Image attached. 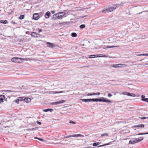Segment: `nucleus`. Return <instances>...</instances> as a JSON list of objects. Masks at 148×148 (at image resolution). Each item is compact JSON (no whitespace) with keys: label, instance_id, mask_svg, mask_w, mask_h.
I'll use <instances>...</instances> for the list:
<instances>
[{"label":"nucleus","instance_id":"nucleus-1","mask_svg":"<svg viewBox=\"0 0 148 148\" xmlns=\"http://www.w3.org/2000/svg\"><path fill=\"white\" fill-rule=\"evenodd\" d=\"M143 139V137H140L137 138H134L129 141V143L130 144H134L138 143L142 141Z\"/></svg>","mask_w":148,"mask_h":148},{"label":"nucleus","instance_id":"nucleus-2","mask_svg":"<svg viewBox=\"0 0 148 148\" xmlns=\"http://www.w3.org/2000/svg\"><path fill=\"white\" fill-rule=\"evenodd\" d=\"M116 6L115 5H114L113 7H111L109 8L106 9V10L103 11V13H106L109 12H111L114 10L116 9Z\"/></svg>","mask_w":148,"mask_h":148},{"label":"nucleus","instance_id":"nucleus-3","mask_svg":"<svg viewBox=\"0 0 148 148\" xmlns=\"http://www.w3.org/2000/svg\"><path fill=\"white\" fill-rule=\"evenodd\" d=\"M102 99H96L97 102V101H99L101 102L102 101L103 102H108L109 103H111V101L110 100H108L106 98L102 97Z\"/></svg>","mask_w":148,"mask_h":148},{"label":"nucleus","instance_id":"nucleus-4","mask_svg":"<svg viewBox=\"0 0 148 148\" xmlns=\"http://www.w3.org/2000/svg\"><path fill=\"white\" fill-rule=\"evenodd\" d=\"M22 58H18L17 57L13 58L11 59L12 61L15 62L20 63Z\"/></svg>","mask_w":148,"mask_h":148},{"label":"nucleus","instance_id":"nucleus-5","mask_svg":"<svg viewBox=\"0 0 148 148\" xmlns=\"http://www.w3.org/2000/svg\"><path fill=\"white\" fill-rule=\"evenodd\" d=\"M62 18L60 13L56 14L53 15V18L54 19H58Z\"/></svg>","mask_w":148,"mask_h":148},{"label":"nucleus","instance_id":"nucleus-6","mask_svg":"<svg viewBox=\"0 0 148 148\" xmlns=\"http://www.w3.org/2000/svg\"><path fill=\"white\" fill-rule=\"evenodd\" d=\"M81 100L83 102H90V101H93L94 102H97L96 99H81Z\"/></svg>","mask_w":148,"mask_h":148},{"label":"nucleus","instance_id":"nucleus-7","mask_svg":"<svg viewBox=\"0 0 148 148\" xmlns=\"http://www.w3.org/2000/svg\"><path fill=\"white\" fill-rule=\"evenodd\" d=\"M65 100H62L60 101L55 102H52L50 103V104L51 105H58L59 104H60L62 103H64L65 102Z\"/></svg>","mask_w":148,"mask_h":148},{"label":"nucleus","instance_id":"nucleus-8","mask_svg":"<svg viewBox=\"0 0 148 148\" xmlns=\"http://www.w3.org/2000/svg\"><path fill=\"white\" fill-rule=\"evenodd\" d=\"M127 66V65L126 64H114L112 66L114 68H117L119 67H126Z\"/></svg>","mask_w":148,"mask_h":148},{"label":"nucleus","instance_id":"nucleus-9","mask_svg":"<svg viewBox=\"0 0 148 148\" xmlns=\"http://www.w3.org/2000/svg\"><path fill=\"white\" fill-rule=\"evenodd\" d=\"M33 18L35 20H37L39 18V16L37 13L34 14L33 16Z\"/></svg>","mask_w":148,"mask_h":148},{"label":"nucleus","instance_id":"nucleus-10","mask_svg":"<svg viewBox=\"0 0 148 148\" xmlns=\"http://www.w3.org/2000/svg\"><path fill=\"white\" fill-rule=\"evenodd\" d=\"M37 35H40L39 34H37L36 32H32L31 36L32 37H38V36H37Z\"/></svg>","mask_w":148,"mask_h":148},{"label":"nucleus","instance_id":"nucleus-11","mask_svg":"<svg viewBox=\"0 0 148 148\" xmlns=\"http://www.w3.org/2000/svg\"><path fill=\"white\" fill-rule=\"evenodd\" d=\"M51 14L50 12H47L45 14V17L46 18H49Z\"/></svg>","mask_w":148,"mask_h":148},{"label":"nucleus","instance_id":"nucleus-12","mask_svg":"<svg viewBox=\"0 0 148 148\" xmlns=\"http://www.w3.org/2000/svg\"><path fill=\"white\" fill-rule=\"evenodd\" d=\"M47 44L48 47L50 48H52L55 46V44L49 42H47Z\"/></svg>","mask_w":148,"mask_h":148},{"label":"nucleus","instance_id":"nucleus-13","mask_svg":"<svg viewBox=\"0 0 148 148\" xmlns=\"http://www.w3.org/2000/svg\"><path fill=\"white\" fill-rule=\"evenodd\" d=\"M144 127V125L143 124H139L137 125H136L133 126V127H139L141 128H143Z\"/></svg>","mask_w":148,"mask_h":148},{"label":"nucleus","instance_id":"nucleus-14","mask_svg":"<svg viewBox=\"0 0 148 148\" xmlns=\"http://www.w3.org/2000/svg\"><path fill=\"white\" fill-rule=\"evenodd\" d=\"M79 136L84 137V136L83 135L79 134H74L72 135V137H77Z\"/></svg>","mask_w":148,"mask_h":148},{"label":"nucleus","instance_id":"nucleus-15","mask_svg":"<svg viewBox=\"0 0 148 148\" xmlns=\"http://www.w3.org/2000/svg\"><path fill=\"white\" fill-rule=\"evenodd\" d=\"M24 100L27 103H29L31 101V99L29 98H26L24 99Z\"/></svg>","mask_w":148,"mask_h":148},{"label":"nucleus","instance_id":"nucleus-16","mask_svg":"<svg viewBox=\"0 0 148 148\" xmlns=\"http://www.w3.org/2000/svg\"><path fill=\"white\" fill-rule=\"evenodd\" d=\"M23 97H19L18 99L15 100V101L16 103H17V104H18L19 103V101L20 100H21L23 99Z\"/></svg>","mask_w":148,"mask_h":148},{"label":"nucleus","instance_id":"nucleus-17","mask_svg":"<svg viewBox=\"0 0 148 148\" xmlns=\"http://www.w3.org/2000/svg\"><path fill=\"white\" fill-rule=\"evenodd\" d=\"M63 92H64L63 91H60L59 92H58L57 91H51L50 92V93H54V94L60 93H62Z\"/></svg>","mask_w":148,"mask_h":148},{"label":"nucleus","instance_id":"nucleus-18","mask_svg":"<svg viewBox=\"0 0 148 148\" xmlns=\"http://www.w3.org/2000/svg\"><path fill=\"white\" fill-rule=\"evenodd\" d=\"M90 58H96L99 57V55H90L89 56Z\"/></svg>","mask_w":148,"mask_h":148},{"label":"nucleus","instance_id":"nucleus-19","mask_svg":"<svg viewBox=\"0 0 148 148\" xmlns=\"http://www.w3.org/2000/svg\"><path fill=\"white\" fill-rule=\"evenodd\" d=\"M43 111L45 112H47L48 111L52 112L53 111L52 109H47L45 110H43Z\"/></svg>","mask_w":148,"mask_h":148},{"label":"nucleus","instance_id":"nucleus-20","mask_svg":"<svg viewBox=\"0 0 148 148\" xmlns=\"http://www.w3.org/2000/svg\"><path fill=\"white\" fill-rule=\"evenodd\" d=\"M122 94L123 95H126L129 96V94H130V93L127 92H123Z\"/></svg>","mask_w":148,"mask_h":148},{"label":"nucleus","instance_id":"nucleus-21","mask_svg":"<svg viewBox=\"0 0 148 148\" xmlns=\"http://www.w3.org/2000/svg\"><path fill=\"white\" fill-rule=\"evenodd\" d=\"M71 36L73 37H76L77 36V34L75 33H72L71 34Z\"/></svg>","mask_w":148,"mask_h":148},{"label":"nucleus","instance_id":"nucleus-22","mask_svg":"<svg viewBox=\"0 0 148 148\" xmlns=\"http://www.w3.org/2000/svg\"><path fill=\"white\" fill-rule=\"evenodd\" d=\"M118 47V46H108L106 47H104L103 48L104 49L109 48H113V47Z\"/></svg>","mask_w":148,"mask_h":148},{"label":"nucleus","instance_id":"nucleus-23","mask_svg":"<svg viewBox=\"0 0 148 148\" xmlns=\"http://www.w3.org/2000/svg\"><path fill=\"white\" fill-rule=\"evenodd\" d=\"M129 96H131V97H135L136 95L135 94H134V93H130V94H129Z\"/></svg>","mask_w":148,"mask_h":148},{"label":"nucleus","instance_id":"nucleus-24","mask_svg":"<svg viewBox=\"0 0 148 148\" xmlns=\"http://www.w3.org/2000/svg\"><path fill=\"white\" fill-rule=\"evenodd\" d=\"M7 22V21L6 20H1L0 22L1 23H3L4 24H6Z\"/></svg>","mask_w":148,"mask_h":148},{"label":"nucleus","instance_id":"nucleus-25","mask_svg":"<svg viewBox=\"0 0 148 148\" xmlns=\"http://www.w3.org/2000/svg\"><path fill=\"white\" fill-rule=\"evenodd\" d=\"M60 15L61 16V17L62 18L63 16H64L65 14V13L64 12H60Z\"/></svg>","mask_w":148,"mask_h":148},{"label":"nucleus","instance_id":"nucleus-26","mask_svg":"<svg viewBox=\"0 0 148 148\" xmlns=\"http://www.w3.org/2000/svg\"><path fill=\"white\" fill-rule=\"evenodd\" d=\"M148 117H147L145 116H142L141 117H139V118L141 119L142 120L145 119H147Z\"/></svg>","mask_w":148,"mask_h":148},{"label":"nucleus","instance_id":"nucleus-27","mask_svg":"<svg viewBox=\"0 0 148 148\" xmlns=\"http://www.w3.org/2000/svg\"><path fill=\"white\" fill-rule=\"evenodd\" d=\"M24 18V15H22L20 16L19 17V18L20 19H22Z\"/></svg>","mask_w":148,"mask_h":148},{"label":"nucleus","instance_id":"nucleus-28","mask_svg":"<svg viewBox=\"0 0 148 148\" xmlns=\"http://www.w3.org/2000/svg\"><path fill=\"white\" fill-rule=\"evenodd\" d=\"M99 145V143H94L93 144V145L94 146H96L98 145Z\"/></svg>","mask_w":148,"mask_h":148},{"label":"nucleus","instance_id":"nucleus-29","mask_svg":"<svg viewBox=\"0 0 148 148\" xmlns=\"http://www.w3.org/2000/svg\"><path fill=\"white\" fill-rule=\"evenodd\" d=\"M108 136V134L105 133V134H102L101 135V137H102L104 136Z\"/></svg>","mask_w":148,"mask_h":148},{"label":"nucleus","instance_id":"nucleus-30","mask_svg":"<svg viewBox=\"0 0 148 148\" xmlns=\"http://www.w3.org/2000/svg\"><path fill=\"white\" fill-rule=\"evenodd\" d=\"M85 27V25L84 24L81 25L80 26V27L82 28H84Z\"/></svg>","mask_w":148,"mask_h":148},{"label":"nucleus","instance_id":"nucleus-31","mask_svg":"<svg viewBox=\"0 0 148 148\" xmlns=\"http://www.w3.org/2000/svg\"><path fill=\"white\" fill-rule=\"evenodd\" d=\"M148 134V132L145 133H139L138 135H145V134Z\"/></svg>","mask_w":148,"mask_h":148},{"label":"nucleus","instance_id":"nucleus-32","mask_svg":"<svg viewBox=\"0 0 148 148\" xmlns=\"http://www.w3.org/2000/svg\"><path fill=\"white\" fill-rule=\"evenodd\" d=\"M93 94H94V95H99L100 94V93L99 92L94 93Z\"/></svg>","mask_w":148,"mask_h":148},{"label":"nucleus","instance_id":"nucleus-33","mask_svg":"<svg viewBox=\"0 0 148 148\" xmlns=\"http://www.w3.org/2000/svg\"><path fill=\"white\" fill-rule=\"evenodd\" d=\"M143 101H145L147 102H148V98H146L144 99H143Z\"/></svg>","mask_w":148,"mask_h":148},{"label":"nucleus","instance_id":"nucleus-34","mask_svg":"<svg viewBox=\"0 0 148 148\" xmlns=\"http://www.w3.org/2000/svg\"><path fill=\"white\" fill-rule=\"evenodd\" d=\"M109 144H110L109 143H107L106 144H104L103 145H102L99 146L98 147H102V146H105V145H109Z\"/></svg>","mask_w":148,"mask_h":148},{"label":"nucleus","instance_id":"nucleus-35","mask_svg":"<svg viewBox=\"0 0 148 148\" xmlns=\"http://www.w3.org/2000/svg\"><path fill=\"white\" fill-rule=\"evenodd\" d=\"M69 123H72L73 124H75L76 123L74 121H73L72 120H70L69 121Z\"/></svg>","mask_w":148,"mask_h":148},{"label":"nucleus","instance_id":"nucleus-36","mask_svg":"<svg viewBox=\"0 0 148 148\" xmlns=\"http://www.w3.org/2000/svg\"><path fill=\"white\" fill-rule=\"evenodd\" d=\"M94 93H88L87 94V95L88 96L94 95Z\"/></svg>","mask_w":148,"mask_h":148},{"label":"nucleus","instance_id":"nucleus-37","mask_svg":"<svg viewBox=\"0 0 148 148\" xmlns=\"http://www.w3.org/2000/svg\"><path fill=\"white\" fill-rule=\"evenodd\" d=\"M3 102V101L2 98L0 97V103Z\"/></svg>","mask_w":148,"mask_h":148},{"label":"nucleus","instance_id":"nucleus-38","mask_svg":"<svg viewBox=\"0 0 148 148\" xmlns=\"http://www.w3.org/2000/svg\"><path fill=\"white\" fill-rule=\"evenodd\" d=\"M71 137H72V135H69L67 136V137H65V138H69Z\"/></svg>","mask_w":148,"mask_h":148},{"label":"nucleus","instance_id":"nucleus-39","mask_svg":"<svg viewBox=\"0 0 148 148\" xmlns=\"http://www.w3.org/2000/svg\"><path fill=\"white\" fill-rule=\"evenodd\" d=\"M112 95L110 93H108V96L109 97H110L112 96Z\"/></svg>","mask_w":148,"mask_h":148},{"label":"nucleus","instance_id":"nucleus-40","mask_svg":"<svg viewBox=\"0 0 148 148\" xmlns=\"http://www.w3.org/2000/svg\"><path fill=\"white\" fill-rule=\"evenodd\" d=\"M37 129V128L35 127L32 129V130H35Z\"/></svg>","mask_w":148,"mask_h":148},{"label":"nucleus","instance_id":"nucleus-41","mask_svg":"<svg viewBox=\"0 0 148 148\" xmlns=\"http://www.w3.org/2000/svg\"><path fill=\"white\" fill-rule=\"evenodd\" d=\"M145 96H144V95H142V96H141V97H142V100L143 101V99H145Z\"/></svg>","mask_w":148,"mask_h":148},{"label":"nucleus","instance_id":"nucleus-42","mask_svg":"<svg viewBox=\"0 0 148 148\" xmlns=\"http://www.w3.org/2000/svg\"><path fill=\"white\" fill-rule=\"evenodd\" d=\"M38 29L39 30V32L40 33L42 31V30L41 29H40L39 28H38Z\"/></svg>","mask_w":148,"mask_h":148},{"label":"nucleus","instance_id":"nucleus-43","mask_svg":"<svg viewBox=\"0 0 148 148\" xmlns=\"http://www.w3.org/2000/svg\"><path fill=\"white\" fill-rule=\"evenodd\" d=\"M38 140H40L41 141H42V142L44 141V140L43 139H42V138H39V139H38Z\"/></svg>","mask_w":148,"mask_h":148},{"label":"nucleus","instance_id":"nucleus-44","mask_svg":"<svg viewBox=\"0 0 148 148\" xmlns=\"http://www.w3.org/2000/svg\"><path fill=\"white\" fill-rule=\"evenodd\" d=\"M143 56H148V53H145V54H143Z\"/></svg>","mask_w":148,"mask_h":148},{"label":"nucleus","instance_id":"nucleus-45","mask_svg":"<svg viewBox=\"0 0 148 148\" xmlns=\"http://www.w3.org/2000/svg\"><path fill=\"white\" fill-rule=\"evenodd\" d=\"M36 123L40 125H41V123L38 121H37Z\"/></svg>","mask_w":148,"mask_h":148},{"label":"nucleus","instance_id":"nucleus-46","mask_svg":"<svg viewBox=\"0 0 148 148\" xmlns=\"http://www.w3.org/2000/svg\"><path fill=\"white\" fill-rule=\"evenodd\" d=\"M51 12H52V14H54L55 13V11L53 10V11H51Z\"/></svg>","mask_w":148,"mask_h":148},{"label":"nucleus","instance_id":"nucleus-47","mask_svg":"<svg viewBox=\"0 0 148 148\" xmlns=\"http://www.w3.org/2000/svg\"><path fill=\"white\" fill-rule=\"evenodd\" d=\"M26 130L27 131H31L32 130V129H26Z\"/></svg>","mask_w":148,"mask_h":148},{"label":"nucleus","instance_id":"nucleus-48","mask_svg":"<svg viewBox=\"0 0 148 148\" xmlns=\"http://www.w3.org/2000/svg\"><path fill=\"white\" fill-rule=\"evenodd\" d=\"M12 23L14 24H16V23L15 22H12Z\"/></svg>","mask_w":148,"mask_h":148},{"label":"nucleus","instance_id":"nucleus-49","mask_svg":"<svg viewBox=\"0 0 148 148\" xmlns=\"http://www.w3.org/2000/svg\"><path fill=\"white\" fill-rule=\"evenodd\" d=\"M143 54H138L137 55L138 56H143Z\"/></svg>","mask_w":148,"mask_h":148},{"label":"nucleus","instance_id":"nucleus-50","mask_svg":"<svg viewBox=\"0 0 148 148\" xmlns=\"http://www.w3.org/2000/svg\"><path fill=\"white\" fill-rule=\"evenodd\" d=\"M34 138L35 139H39V138H38L37 137H35V138Z\"/></svg>","mask_w":148,"mask_h":148},{"label":"nucleus","instance_id":"nucleus-51","mask_svg":"<svg viewBox=\"0 0 148 148\" xmlns=\"http://www.w3.org/2000/svg\"><path fill=\"white\" fill-rule=\"evenodd\" d=\"M103 57H107V56H106V55H103Z\"/></svg>","mask_w":148,"mask_h":148},{"label":"nucleus","instance_id":"nucleus-52","mask_svg":"<svg viewBox=\"0 0 148 148\" xmlns=\"http://www.w3.org/2000/svg\"><path fill=\"white\" fill-rule=\"evenodd\" d=\"M89 67V66H84V67Z\"/></svg>","mask_w":148,"mask_h":148},{"label":"nucleus","instance_id":"nucleus-53","mask_svg":"<svg viewBox=\"0 0 148 148\" xmlns=\"http://www.w3.org/2000/svg\"><path fill=\"white\" fill-rule=\"evenodd\" d=\"M91 148V147H87V148Z\"/></svg>","mask_w":148,"mask_h":148},{"label":"nucleus","instance_id":"nucleus-54","mask_svg":"<svg viewBox=\"0 0 148 148\" xmlns=\"http://www.w3.org/2000/svg\"><path fill=\"white\" fill-rule=\"evenodd\" d=\"M82 16V17H81V18H84V17H85V16Z\"/></svg>","mask_w":148,"mask_h":148},{"label":"nucleus","instance_id":"nucleus-55","mask_svg":"<svg viewBox=\"0 0 148 148\" xmlns=\"http://www.w3.org/2000/svg\"><path fill=\"white\" fill-rule=\"evenodd\" d=\"M2 96L1 95H0V97H1Z\"/></svg>","mask_w":148,"mask_h":148},{"label":"nucleus","instance_id":"nucleus-56","mask_svg":"<svg viewBox=\"0 0 148 148\" xmlns=\"http://www.w3.org/2000/svg\"><path fill=\"white\" fill-rule=\"evenodd\" d=\"M83 46H84V44H83Z\"/></svg>","mask_w":148,"mask_h":148},{"label":"nucleus","instance_id":"nucleus-57","mask_svg":"<svg viewBox=\"0 0 148 148\" xmlns=\"http://www.w3.org/2000/svg\"><path fill=\"white\" fill-rule=\"evenodd\" d=\"M142 13V12H140V13L139 14H140V13Z\"/></svg>","mask_w":148,"mask_h":148}]
</instances>
